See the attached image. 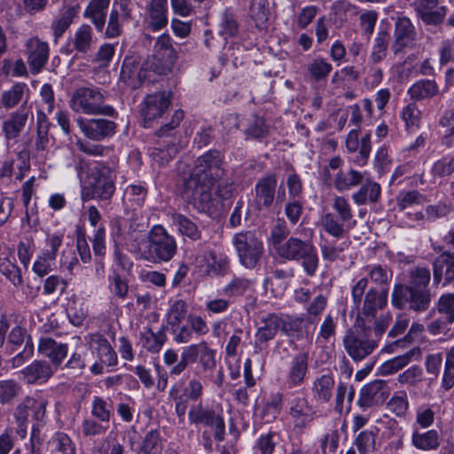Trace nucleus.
I'll use <instances>...</instances> for the list:
<instances>
[{
    "instance_id": "1",
    "label": "nucleus",
    "mask_w": 454,
    "mask_h": 454,
    "mask_svg": "<svg viewBox=\"0 0 454 454\" xmlns=\"http://www.w3.org/2000/svg\"><path fill=\"white\" fill-rule=\"evenodd\" d=\"M225 173L224 157L220 151L204 153L197 158L192 174L184 182V199L199 211H209L213 206L212 188Z\"/></svg>"
},
{
    "instance_id": "2",
    "label": "nucleus",
    "mask_w": 454,
    "mask_h": 454,
    "mask_svg": "<svg viewBox=\"0 0 454 454\" xmlns=\"http://www.w3.org/2000/svg\"><path fill=\"white\" fill-rule=\"evenodd\" d=\"M431 274L427 268L412 269L409 272L408 285L395 284L393 288L391 302L397 309L407 305L412 310L420 312L428 309L431 294L427 289Z\"/></svg>"
},
{
    "instance_id": "3",
    "label": "nucleus",
    "mask_w": 454,
    "mask_h": 454,
    "mask_svg": "<svg viewBox=\"0 0 454 454\" xmlns=\"http://www.w3.org/2000/svg\"><path fill=\"white\" fill-rule=\"evenodd\" d=\"M177 244L174 236L160 224L153 225L140 246L133 245L132 254L149 262H169L176 254Z\"/></svg>"
},
{
    "instance_id": "4",
    "label": "nucleus",
    "mask_w": 454,
    "mask_h": 454,
    "mask_svg": "<svg viewBox=\"0 0 454 454\" xmlns=\"http://www.w3.org/2000/svg\"><path fill=\"white\" fill-rule=\"evenodd\" d=\"M88 186L83 190V200H109L115 192V174L103 162H94L87 172Z\"/></svg>"
},
{
    "instance_id": "5",
    "label": "nucleus",
    "mask_w": 454,
    "mask_h": 454,
    "mask_svg": "<svg viewBox=\"0 0 454 454\" xmlns=\"http://www.w3.org/2000/svg\"><path fill=\"white\" fill-rule=\"evenodd\" d=\"M71 109L79 114L88 115L114 116L115 109L105 104V97L98 88L79 87L70 99Z\"/></svg>"
},
{
    "instance_id": "6",
    "label": "nucleus",
    "mask_w": 454,
    "mask_h": 454,
    "mask_svg": "<svg viewBox=\"0 0 454 454\" xmlns=\"http://www.w3.org/2000/svg\"><path fill=\"white\" fill-rule=\"evenodd\" d=\"M188 419L195 427H209L216 441L224 440L225 421L220 405H209L201 402L192 404L188 411Z\"/></svg>"
},
{
    "instance_id": "7",
    "label": "nucleus",
    "mask_w": 454,
    "mask_h": 454,
    "mask_svg": "<svg viewBox=\"0 0 454 454\" xmlns=\"http://www.w3.org/2000/svg\"><path fill=\"white\" fill-rule=\"evenodd\" d=\"M143 229L137 214L129 218L117 216L111 221V235L114 242L125 246L130 253L133 245L140 246L145 239L146 233H143Z\"/></svg>"
},
{
    "instance_id": "8",
    "label": "nucleus",
    "mask_w": 454,
    "mask_h": 454,
    "mask_svg": "<svg viewBox=\"0 0 454 454\" xmlns=\"http://www.w3.org/2000/svg\"><path fill=\"white\" fill-rule=\"evenodd\" d=\"M239 262L247 269H254L261 260L264 247L262 241L253 231H241L232 238Z\"/></svg>"
},
{
    "instance_id": "9",
    "label": "nucleus",
    "mask_w": 454,
    "mask_h": 454,
    "mask_svg": "<svg viewBox=\"0 0 454 454\" xmlns=\"http://www.w3.org/2000/svg\"><path fill=\"white\" fill-rule=\"evenodd\" d=\"M176 59V52L170 36L162 34L155 42L152 57L146 60V68H151L156 74L165 75L171 71Z\"/></svg>"
},
{
    "instance_id": "10",
    "label": "nucleus",
    "mask_w": 454,
    "mask_h": 454,
    "mask_svg": "<svg viewBox=\"0 0 454 454\" xmlns=\"http://www.w3.org/2000/svg\"><path fill=\"white\" fill-rule=\"evenodd\" d=\"M87 342L91 352L97 356V360L90 367L91 373L101 374L105 365L114 366L117 364V354L104 335L98 333H90L87 337Z\"/></svg>"
},
{
    "instance_id": "11",
    "label": "nucleus",
    "mask_w": 454,
    "mask_h": 454,
    "mask_svg": "<svg viewBox=\"0 0 454 454\" xmlns=\"http://www.w3.org/2000/svg\"><path fill=\"white\" fill-rule=\"evenodd\" d=\"M342 343L345 351L355 362L363 361L378 347V340L372 339L368 333H357L352 330L346 332Z\"/></svg>"
},
{
    "instance_id": "12",
    "label": "nucleus",
    "mask_w": 454,
    "mask_h": 454,
    "mask_svg": "<svg viewBox=\"0 0 454 454\" xmlns=\"http://www.w3.org/2000/svg\"><path fill=\"white\" fill-rule=\"evenodd\" d=\"M171 104V92L157 91L149 94L141 102L140 114L144 127H150L151 123L163 116Z\"/></svg>"
},
{
    "instance_id": "13",
    "label": "nucleus",
    "mask_w": 454,
    "mask_h": 454,
    "mask_svg": "<svg viewBox=\"0 0 454 454\" xmlns=\"http://www.w3.org/2000/svg\"><path fill=\"white\" fill-rule=\"evenodd\" d=\"M34 120L30 107L22 105L19 109L11 112L2 122V133L6 145L12 141L17 142L28 121Z\"/></svg>"
},
{
    "instance_id": "14",
    "label": "nucleus",
    "mask_w": 454,
    "mask_h": 454,
    "mask_svg": "<svg viewBox=\"0 0 454 454\" xmlns=\"http://www.w3.org/2000/svg\"><path fill=\"white\" fill-rule=\"evenodd\" d=\"M391 49L395 54L404 53L414 48L418 34L411 20L405 16L396 18Z\"/></svg>"
},
{
    "instance_id": "15",
    "label": "nucleus",
    "mask_w": 454,
    "mask_h": 454,
    "mask_svg": "<svg viewBox=\"0 0 454 454\" xmlns=\"http://www.w3.org/2000/svg\"><path fill=\"white\" fill-rule=\"evenodd\" d=\"M75 121L81 132L92 141H104L112 137L116 132V123L107 119L78 117Z\"/></svg>"
},
{
    "instance_id": "16",
    "label": "nucleus",
    "mask_w": 454,
    "mask_h": 454,
    "mask_svg": "<svg viewBox=\"0 0 454 454\" xmlns=\"http://www.w3.org/2000/svg\"><path fill=\"white\" fill-rule=\"evenodd\" d=\"M25 54L27 64L33 74H38L47 64L50 56V46L37 35L25 42Z\"/></svg>"
},
{
    "instance_id": "17",
    "label": "nucleus",
    "mask_w": 454,
    "mask_h": 454,
    "mask_svg": "<svg viewBox=\"0 0 454 454\" xmlns=\"http://www.w3.org/2000/svg\"><path fill=\"white\" fill-rule=\"evenodd\" d=\"M149 72L151 68H146V61L143 66H139L133 57H126L123 60L120 80L129 88L135 90L141 86L144 81L150 80Z\"/></svg>"
},
{
    "instance_id": "18",
    "label": "nucleus",
    "mask_w": 454,
    "mask_h": 454,
    "mask_svg": "<svg viewBox=\"0 0 454 454\" xmlns=\"http://www.w3.org/2000/svg\"><path fill=\"white\" fill-rule=\"evenodd\" d=\"M433 281L436 286L442 283L443 286H452L454 288V252L443 251L434 259Z\"/></svg>"
},
{
    "instance_id": "19",
    "label": "nucleus",
    "mask_w": 454,
    "mask_h": 454,
    "mask_svg": "<svg viewBox=\"0 0 454 454\" xmlns=\"http://www.w3.org/2000/svg\"><path fill=\"white\" fill-rule=\"evenodd\" d=\"M389 393V387L386 381L373 380L361 388L358 404L363 409L382 404L388 397Z\"/></svg>"
},
{
    "instance_id": "20",
    "label": "nucleus",
    "mask_w": 454,
    "mask_h": 454,
    "mask_svg": "<svg viewBox=\"0 0 454 454\" xmlns=\"http://www.w3.org/2000/svg\"><path fill=\"white\" fill-rule=\"evenodd\" d=\"M96 43L97 38L94 35L92 27L87 23H82L69 36L67 47L70 48V52L75 51L86 55L91 51Z\"/></svg>"
},
{
    "instance_id": "21",
    "label": "nucleus",
    "mask_w": 454,
    "mask_h": 454,
    "mask_svg": "<svg viewBox=\"0 0 454 454\" xmlns=\"http://www.w3.org/2000/svg\"><path fill=\"white\" fill-rule=\"evenodd\" d=\"M55 369L46 361L35 360L20 371L22 380L28 385L46 383L54 374Z\"/></svg>"
},
{
    "instance_id": "22",
    "label": "nucleus",
    "mask_w": 454,
    "mask_h": 454,
    "mask_svg": "<svg viewBox=\"0 0 454 454\" xmlns=\"http://www.w3.org/2000/svg\"><path fill=\"white\" fill-rule=\"evenodd\" d=\"M38 351L45 357L49 358L53 369H57L67 357L68 353V345L67 343L57 342L51 338H42L39 341Z\"/></svg>"
},
{
    "instance_id": "23",
    "label": "nucleus",
    "mask_w": 454,
    "mask_h": 454,
    "mask_svg": "<svg viewBox=\"0 0 454 454\" xmlns=\"http://www.w3.org/2000/svg\"><path fill=\"white\" fill-rule=\"evenodd\" d=\"M110 1L90 0L83 11V18L89 20L99 33L105 28Z\"/></svg>"
},
{
    "instance_id": "24",
    "label": "nucleus",
    "mask_w": 454,
    "mask_h": 454,
    "mask_svg": "<svg viewBox=\"0 0 454 454\" xmlns=\"http://www.w3.org/2000/svg\"><path fill=\"white\" fill-rule=\"evenodd\" d=\"M145 22L153 32L162 29L168 24V0H151Z\"/></svg>"
},
{
    "instance_id": "25",
    "label": "nucleus",
    "mask_w": 454,
    "mask_h": 454,
    "mask_svg": "<svg viewBox=\"0 0 454 454\" xmlns=\"http://www.w3.org/2000/svg\"><path fill=\"white\" fill-rule=\"evenodd\" d=\"M388 297V288L377 291L372 287L365 294L361 314L366 317H374L378 309L386 306Z\"/></svg>"
},
{
    "instance_id": "26",
    "label": "nucleus",
    "mask_w": 454,
    "mask_h": 454,
    "mask_svg": "<svg viewBox=\"0 0 454 454\" xmlns=\"http://www.w3.org/2000/svg\"><path fill=\"white\" fill-rule=\"evenodd\" d=\"M270 253L282 262L284 259V220L279 216L271 223L268 237Z\"/></svg>"
},
{
    "instance_id": "27",
    "label": "nucleus",
    "mask_w": 454,
    "mask_h": 454,
    "mask_svg": "<svg viewBox=\"0 0 454 454\" xmlns=\"http://www.w3.org/2000/svg\"><path fill=\"white\" fill-rule=\"evenodd\" d=\"M411 444L422 451L435 450L440 446V434L434 429L421 432V429L412 427Z\"/></svg>"
},
{
    "instance_id": "28",
    "label": "nucleus",
    "mask_w": 454,
    "mask_h": 454,
    "mask_svg": "<svg viewBox=\"0 0 454 454\" xmlns=\"http://www.w3.org/2000/svg\"><path fill=\"white\" fill-rule=\"evenodd\" d=\"M308 372V354L298 353L289 363L287 383L289 387L300 386Z\"/></svg>"
},
{
    "instance_id": "29",
    "label": "nucleus",
    "mask_w": 454,
    "mask_h": 454,
    "mask_svg": "<svg viewBox=\"0 0 454 454\" xmlns=\"http://www.w3.org/2000/svg\"><path fill=\"white\" fill-rule=\"evenodd\" d=\"M0 274L17 289L24 284L22 270L14 257L0 256Z\"/></svg>"
},
{
    "instance_id": "30",
    "label": "nucleus",
    "mask_w": 454,
    "mask_h": 454,
    "mask_svg": "<svg viewBox=\"0 0 454 454\" xmlns=\"http://www.w3.org/2000/svg\"><path fill=\"white\" fill-rule=\"evenodd\" d=\"M167 335L163 329L153 332L151 328H145L139 333L141 346L151 354H158L167 341Z\"/></svg>"
},
{
    "instance_id": "31",
    "label": "nucleus",
    "mask_w": 454,
    "mask_h": 454,
    "mask_svg": "<svg viewBox=\"0 0 454 454\" xmlns=\"http://www.w3.org/2000/svg\"><path fill=\"white\" fill-rule=\"evenodd\" d=\"M380 194V185L372 179L367 178L365 183H362L359 190L352 194V200L355 204L361 206L366 203L377 202Z\"/></svg>"
},
{
    "instance_id": "32",
    "label": "nucleus",
    "mask_w": 454,
    "mask_h": 454,
    "mask_svg": "<svg viewBox=\"0 0 454 454\" xmlns=\"http://www.w3.org/2000/svg\"><path fill=\"white\" fill-rule=\"evenodd\" d=\"M277 181L275 176L260 179L255 185V200L259 207H269L274 200Z\"/></svg>"
},
{
    "instance_id": "33",
    "label": "nucleus",
    "mask_w": 454,
    "mask_h": 454,
    "mask_svg": "<svg viewBox=\"0 0 454 454\" xmlns=\"http://www.w3.org/2000/svg\"><path fill=\"white\" fill-rule=\"evenodd\" d=\"M200 342L190 344L182 348L180 358L175 367L170 368L168 373L171 377L181 375L190 364H194L200 356Z\"/></svg>"
},
{
    "instance_id": "34",
    "label": "nucleus",
    "mask_w": 454,
    "mask_h": 454,
    "mask_svg": "<svg viewBox=\"0 0 454 454\" xmlns=\"http://www.w3.org/2000/svg\"><path fill=\"white\" fill-rule=\"evenodd\" d=\"M77 15V9L74 6H68L63 9L58 17L51 22V28L54 37V42L58 43L70 25L74 22Z\"/></svg>"
},
{
    "instance_id": "35",
    "label": "nucleus",
    "mask_w": 454,
    "mask_h": 454,
    "mask_svg": "<svg viewBox=\"0 0 454 454\" xmlns=\"http://www.w3.org/2000/svg\"><path fill=\"white\" fill-rule=\"evenodd\" d=\"M50 140L49 130L36 129L35 134L30 136L24 142V145L29 153H32L35 157H41L48 150Z\"/></svg>"
},
{
    "instance_id": "36",
    "label": "nucleus",
    "mask_w": 454,
    "mask_h": 454,
    "mask_svg": "<svg viewBox=\"0 0 454 454\" xmlns=\"http://www.w3.org/2000/svg\"><path fill=\"white\" fill-rule=\"evenodd\" d=\"M48 403L47 395L39 390L24 398V405L32 411V416L36 421H42L44 419Z\"/></svg>"
},
{
    "instance_id": "37",
    "label": "nucleus",
    "mask_w": 454,
    "mask_h": 454,
    "mask_svg": "<svg viewBox=\"0 0 454 454\" xmlns=\"http://www.w3.org/2000/svg\"><path fill=\"white\" fill-rule=\"evenodd\" d=\"M90 416L109 425L114 416V405L110 399L101 396H94L91 400Z\"/></svg>"
},
{
    "instance_id": "38",
    "label": "nucleus",
    "mask_w": 454,
    "mask_h": 454,
    "mask_svg": "<svg viewBox=\"0 0 454 454\" xmlns=\"http://www.w3.org/2000/svg\"><path fill=\"white\" fill-rule=\"evenodd\" d=\"M364 181V174L350 169L347 172L340 171L334 178V188L342 192L361 184Z\"/></svg>"
},
{
    "instance_id": "39",
    "label": "nucleus",
    "mask_w": 454,
    "mask_h": 454,
    "mask_svg": "<svg viewBox=\"0 0 454 454\" xmlns=\"http://www.w3.org/2000/svg\"><path fill=\"white\" fill-rule=\"evenodd\" d=\"M253 288V282L246 278L234 276L223 288V294L231 299L243 296Z\"/></svg>"
},
{
    "instance_id": "40",
    "label": "nucleus",
    "mask_w": 454,
    "mask_h": 454,
    "mask_svg": "<svg viewBox=\"0 0 454 454\" xmlns=\"http://www.w3.org/2000/svg\"><path fill=\"white\" fill-rule=\"evenodd\" d=\"M438 92V85L433 80H419L408 90L411 98L417 101L434 97Z\"/></svg>"
},
{
    "instance_id": "41",
    "label": "nucleus",
    "mask_w": 454,
    "mask_h": 454,
    "mask_svg": "<svg viewBox=\"0 0 454 454\" xmlns=\"http://www.w3.org/2000/svg\"><path fill=\"white\" fill-rule=\"evenodd\" d=\"M171 221L182 235L194 241L200 239L201 233L198 226L185 215L174 213L171 215Z\"/></svg>"
},
{
    "instance_id": "42",
    "label": "nucleus",
    "mask_w": 454,
    "mask_h": 454,
    "mask_svg": "<svg viewBox=\"0 0 454 454\" xmlns=\"http://www.w3.org/2000/svg\"><path fill=\"white\" fill-rule=\"evenodd\" d=\"M208 275L223 277L230 270V259L223 254L208 252L207 256Z\"/></svg>"
},
{
    "instance_id": "43",
    "label": "nucleus",
    "mask_w": 454,
    "mask_h": 454,
    "mask_svg": "<svg viewBox=\"0 0 454 454\" xmlns=\"http://www.w3.org/2000/svg\"><path fill=\"white\" fill-rule=\"evenodd\" d=\"M367 280L370 279L374 285L379 286L380 289L388 288V283L392 277L391 270L387 266L380 264H371L364 268Z\"/></svg>"
},
{
    "instance_id": "44",
    "label": "nucleus",
    "mask_w": 454,
    "mask_h": 454,
    "mask_svg": "<svg viewBox=\"0 0 454 454\" xmlns=\"http://www.w3.org/2000/svg\"><path fill=\"white\" fill-rule=\"evenodd\" d=\"M310 410L304 397L297 396L290 403V415L296 427H304L310 419Z\"/></svg>"
},
{
    "instance_id": "45",
    "label": "nucleus",
    "mask_w": 454,
    "mask_h": 454,
    "mask_svg": "<svg viewBox=\"0 0 454 454\" xmlns=\"http://www.w3.org/2000/svg\"><path fill=\"white\" fill-rule=\"evenodd\" d=\"M27 86L24 82H16L9 90L3 91L1 104L5 109L17 106L23 98Z\"/></svg>"
},
{
    "instance_id": "46",
    "label": "nucleus",
    "mask_w": 454,
    "mask_h": 454,
    "mask_svg": "<svg viewBox=\"0 0 454 454\" xmlns=\"http://www.w3.org/2000/svg\"><path fill=\"white\" fill-rule=\"evenodd\" d=\"M425 202V196L417 190L401 191L395 198V203L400 211L423 205Z\"/></svg>"
},
{
    "instance_id": "47",
    "label": "nucleus",
    "mask_w": 454,
    "mask_h": 454,
    "mask_svg": "<svg viewBox=\"0 0 454 454\" xmlns=\"http://www.w3.org/2000/svg\"><path fill=\"white\" fill-rule=\"evenodd\" d=\"M178 147L174 140L168 141L163 147L158 146L152 149L150 156L154 163L160 167L169 162L177 153Z\"/></svg>"
},
{
    "instance_id": "48",
    "label": "nucleus",
    "mask_w": 454,
    "mask_h": 454,
    "mask_svg": "<svg viewBox=\"0 0 454 454\" xmlns=\"http://www.w3.org/2000/svg\"><path fill=\"white\" fill-rule=\"evenodd\" d=\"M333 386L334 380L332 373L324 374L315 380L313 392L317 399L328 402L332 397Z\"/></svg>"
},
{
    "instance_id": "49",
    "label": "nucleus",
    "mask_w": 454,
    "mask_h": 454,
    "mask_svg": "<svg viewBox=\"0 0 454 454\" xmlns=\"http://www.w3.org/2000/svg\"><path fill=\"white\" fill-rule=\"evenodd\" d=\"M163 450L160 432L153 429L147 432L142 441L138 453L142 454H161Z\"/></svg>"
},
{
    "instance_id": "50",
    "label": "nucleus",
    "mask_w": 454,
    "mask_h": 454,
    "mask_svg": "<svg viewBox=\"0 0 454 454\" xmlns=\"http://www.w3.org/2000/svg\"><path fill=\"white\" fill-rule=\"evenodd\" d=\"M430 172L434 180L452 175L454 173V154L445 155L435 160Z\"/></svg>"
},
{
    "instance_id": "51",
    "label": "nucleus",
    "mask_w": 454,
    "mask_h": 454,
    "mask_svg": "<svg viewBox=\"0 0 454 454\" xmlns=\"http://www.w3.org/2000/svg\"><path fill=\"white\" fill-rule=\"evenodd\" d=\"M69 322L74 326H80L87 317V309L84 303L76 298H71L66 308Z\"/></svg>"
},
{
    "instance_id": "52",
    "label": "nucleus",
    "mask_w": 454,
    "mask_h": 454,
    "mask_svg": "<svg viewBox=\"0 0 454 454\" xmlns=\"http://www.w3.org/2000/svg\"><path fill=\"white\" fill-rule=\"evenodd\" d=\"M109 425L103 421L94 419V417H86L81 423V432L86 438H91L106 434Z\"/></svg>"
},
{
    "instance_id": "53",
    "label": "nucleus",
    "mask_w": 454,
    "mask_h": 454,
    "mask_svg": "<svg viewBox=\"0 0 454 454\" xmlns=\"http://www.w3.org/2000/svg\"><path fill=\"white\" fill-rule=\"evenodd\" d=\"M321 225L329 235L340 238L345 233V225L348 223H342L336 215L326 213L321 217ZM348 227L350 228V226Z\"/></svg>"
},
{
    "instance_id": "54",
    "label": "nucleus",
    "mask_w": 454,
    "mask_h": 454,
    "mask_svg": "<svg viewBox=\"0 0 454 454\" xmlns=\"http://www.w3.org/2000/svg\"><path fill=\"white\" fill-rule=\"evenodd\" d=\"M110 292L121 300H125L129 293V283L116 270H113L108 276Z\"/></svg>"
},
{
    "instance_id": "55",
    "label": "nucleus",
    "mask_w": 454,
    "mask_h": 454,
    "mask_svg": "<svg viewBox=\"0 0 454 454\" xmlns=\"http://www.w3.org/2000/svg\"><path fill=\"white\" fill-rule=\"evenodd\" d=\"M332 65L322 57L315 58L308 64V72L314 81L320 82L326 79L332 71Z\"/></svg>"
},
{
    "instance_id": "56",
    "label": "nucleus",
    "mask_w": 454,
    "mask_h": 454,
    "mask_svg": "<svg viewBox=\"0 0 454 454\" xmlns=\"http://www.w3.org/2000/svg\"><path fill=\"white\" fill-rule=\"evenodd\" d=\"M182 384L176 382L168 391V398L175 403V411L180 420H184L188 408V401L181 393Z\"/></svg>"
},
{
    "instance_id": "57",
    "label": "nucleus",
    "mask_w": 454,
    "mask_h": 454,
    "mask_svg": "<svg viewBox=\"0 0 454 454\" xmlns=\"http://www.w3.org/2000/svg\"><path fill=\"white\" fill-rule=\"evenodd\" d=\"M282 324L283 322L281 318L276 315H270L264 321V325L258 329L256 333L258 340L267 341L272 339L278 330L281 328Z\"/></svg>"
},
{
    "instance_id": "58",
    "label": "nucleus",
    "mask_w": 454,
    "mask_h": 454,
    "mask_svg": "<svg viewBox=\"0 0 454 454\" xmlns=\"http://www.w3.org/2000/svg\"><path fill=\"white\" fill-rule=\"evenodd\" d=\"M311 246L312 244L298 239H289L286 244V260H300L308 250H310Z\"/></svg>"
},
{
    "instance_id": "59",
    "label": "nucleus",
    "mask_w": 454,
    "mask_h": 454,
    "mask_svg": "<svg viewBox=\"0 0 454 454\" xmlns=\"http://www.w3.org/2000/svg\"><path fill=\"white\" fill-rule=\"evenodd\" d=\"M414 354V351H409L404 355L395 356L392 359L386 361L381 365V372L382 374L389 375L397 372L398 371L404 368L408 364L411 363V357Z\"/></svg>"
},
{
    "instance_id": "60",
    "label": "nucleus",
    "mask_w": 454,
    "mask_h": 454,
    "mask_svg": "<svg viewBox=\"0 0 454 454\" xmlns=\"http://www.w3.org/2000/svg\"><path fill=\"white\" fill-rule=\"evenodd\" d=\"M125 21L118 16L117 6L114 4L108 16L105 36L109 39L116 38L122 33V24Z\"/></svg>"
},
{
    "instance_id": "61",
    "label": "nucleus",
    "mask_w": 454,
    "mask_h": 454,
    "mask_svg": "<svg viewBox=\"0 0 454 454\" xmlns=\"http://www.w3.org/2000/svg\"><path fill=\"white\" fill-rule=\"evenodd\" d=\"M200 352L198 357L199 363L204 372L213 370L216 365V350L209 347L205 340L200 341Z\"/></svg>"
},
{
    "instance_id": "62",
    "label": "nucleus",
    "mask_w": 454,
    "mask_h": 454,
    "mask_svg": "<svg viewBox=\"0 0 454 454\" xmlns=\"http://www.w3.org/2000/svg\"><path fill=\"white\" fill-rule=\"evenodd\" d=\"M63 242V235L58 233H48L44 240V246L41 254H44L48 259L56 260L59 247Z\"/></svg>"
},
{
    "instance_id": "63",
    "label": "nucleus",
    "mask_w": 454,
    "mask_h": 454,
    "mask_svg": "<svg viewBox=\"0 0 454 454\" xmlns=\"http://www.w3.org/2000/svg\"><path fill=\"white\" fill-rule=\"evenodd\" d=\"M55 449L61 454H76V446L71 437L63 432H58L52 437Z\"/></svg>"
},
{
    "instance_id": "64",
    "label": "nucleus",
    "mask_w": 454,
    "mask_h": 454,
    "mask_svg": "<svg viewBox=\"0 0 454 454\" xmlns=\"http://www.w3.org/2000/svg\"><path fill=\"white\" fill-rule=\"evenodd\" d=\"M436 309L447 321L454 322V294H442L436 303Z\"/></svg>"
}]
</instances>
